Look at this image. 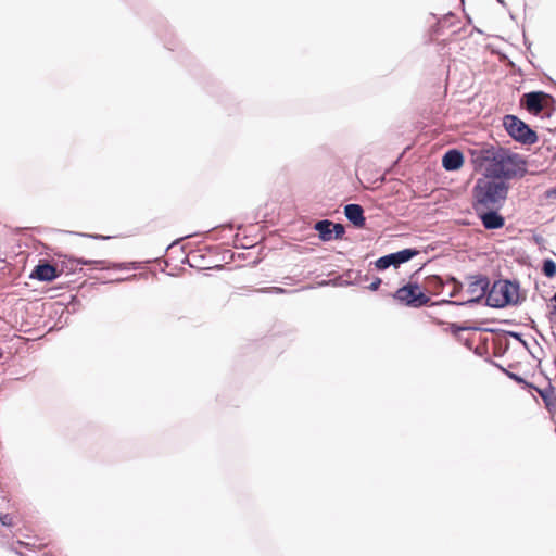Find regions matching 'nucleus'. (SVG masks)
<instances>
[{
    "instance_id": "f257e3e1",
    "label": "nucleus",
    "mask_w": 556,
    "mask_h": 556,
    "mask_svg": "<svg viewBox=\"0 0 556 556\" xmlns=\"http://www.w3.org/2000/svg\"><path fill=\"white\" fill-rule=\"evenodd\" d=\"M478 159L486 163V176L495 179L521 178L527 173L526 160L502 147L481 148Z\"/></svg>"
},
{
    "instance_id": "f03ea898",
    "label": "nucleus",
    "mask_w": 556,
    "mask_h": 556,
    "mask_svg": "<svg viewBox=\"0 0 556 556\" xmlns=\"http://www.w3.org/2000/svg\"><path fill=\"white\" fill-rule=\"evenodd\" d=\"M509 186L504 180L485 175L472 188L473 210L501 208L507 198Z\"/></svg>"
},
{
    "instance_id": "7ed1b4c3",
    "label": "nucleus",
    "mask_w": 556,
    "mask_h": 556,
    "mask_svg": "<svg viewBox=\"0 0 556 556\" xmlns=\"http://www.w3.org/2000/svg\"><path fill=\"white\" fill-rule=\"evenodd\" d=\"M519 302V282L510 280L495 281L488 292L485 304L490 307L502 308Z\"/></svg>"
},
{
    "instance_id": "20e7f679",
    "label": "nucleus",
    "mask_w": 556,
    "mask_h": 556,
    "mask_svg": "<svg viewBox=\"0 0 556 556\" xmlns=\"http://www.w3.org/2000/svg\"><path fill=\"white\" fill-rule=\"evenodd\" d=\"M520 105L533 115L543 114L546 117H551L556 111L554 97L543 91L525 93L520 99Z\"/></svg>"
},
{
    "instance_id": "39448f33",
    "label": "nucleus",
    "mask_w": 556,
    "mask_h": 556,
    "mask_svg": "<svg viewBox=\"0 0 556 556\" xmlns=\"http://www.w3.org/2000/svg\"><path fill=\"white\" fill-rule=\"evenodd\" d=\"M503 125L508 135L522 144L531 146L539 139L536 132L515 115H506Z\"/></svg>"
},
{
    "instance_id": "423d86ee",
    "label": "nucleus",
    "mask_w": 556,
    "mask_h": 556,
    "mask_svg": "<svg viewBox=\"0 0 556 556\" xmlns=\"http://www.w3.org/2000/svg\"><path fill=\"white\" fill-rule=\"evenodd\" d=\"M468 279L470 280L467 293L470 295V298L466 301H450L445 300L443 303L450 304V305H469V304H476L479 303L484 296L486 298L489 292V286L490 280L484 275H476V276H469Z\"/></svg>"
},
{
    "instance_id": "0eeeda50",
    "label": "nucleus",
    "mask_w": 556,
    "mask_h": 556,
    "mask_svg": "<svg viewBox=\"0 0 556 556\" xmlns=\"http://www.w3.org/2000/svg\"><path fill=\"white\" fill-rule=\"evenodd\" d=\"M393 298L400 303L415 308L425 306L430 301V298L420 290L417 283H408L399 288Z\"/></svg>"
},
{
    "instance_id": "6e6552de",
    "label": "nucleus",
    "mask_w": 556,
    "mask_h": 556,
    "mask_svg": "<svg viewBox=\"0 0 556 556\" xmlns=\"http://www.w3.org/2000/svg\"><path fill=\"white\" fill-rule=\"evenodd\" d=\"M419 252L415 249H404L395 253H390L378 258L375 263L377 269L384 270L390 266L399 267L401 264L408 262Z\"/></svg>"
},
{
    "instance_id": "1a4fd4ad",
    "label": "nucleus",
    "mask_w": 556,
    "mask_h": 556,
    "mask_svg": "<svg viewBox=\"0 0 556 556\" xmlns=\"http://www.w3.org/2000/svg\"><path fill=\"white\" fill-rule=\"evenodd\" d=\"M500 208L475 210L485 229L494 230L504 226L505 219L497 213Z\"/></svg>"
},
{
    "instance_id": "9d476101",
    "label": "nucleus",
    "mask_w": 556,
    "mask_h": 556,
    "mask_svg": "<svg viewBox=\"0 0 556 556\" xmlns=\"http://www.w3.org/2000/svg\"><path fill=\"white\" fill-rule=\"evenodd\" d=\"M59 276L56 267L49 263H39L30 274V278L40 281H52Z\"/></svg>"
},
{
    "instance_id": "9b49d317",
    "label": "nucleus",
    "mask_w": 556,
    "mask_h": 556,
    "mask_svg": "<svg viewBox=\"0 0 556 556\" xmlns=\"http://www.w3.org/2000/svg\"><path fill=\"white\" fill-rule=\"evenodd\" d=\"M346 218L357 228L365 226L364 210L359 204H348L344 207Z\"/></svg>"
},
{
    "instance_id": "f8f14e48",
    "label": "nucleus",
    "mask_w": 556,
    "mask_h": 556,
    "mask_svg": "<svg viewBox=\"0 0 556 556\" xmlns=\"http://www.w3.org/2000/svg\"><path fill=\"white\" fill-rule=\"evenodd\" d=\"M463 163V153L456 149L448 150L442 159V165L446 170H457Z\"/></svg>"
},
{
    "instance_id": "ddd939ff",
    "label": "nucleus",
    "mask_w": 556,
    "mask_h": 556,
    "mask_svg": "<svg viewBox=\"0 0 556 556\" xmlns=\"http://www.w3.org/2000/svg\"><path fill=\"white\" fill-rule=\"evenodd\" d=\"M548 410L556 409V393L554 387L548 384L544 389H536Z\"/></svg>"
},
{
    "instance_id": "4468645a",
    "label": "nucleus",
    "mask_w": 556,
    "mask_h": 556,
    "mask_svg": "<svg viewBox=\"0 0 556 556\" xmlns=\"http://www.w3.org/2000/svg\"><path fill=\"white\" fill-rule=\"evenodd\" d=\"M331 226H333V223L328 219L319 220L315 224V230L318 231L319 238L323 241H330L333 239V230Z\"/></svg>"
},
{
    "instance_id": "2eb2a0df",
    "label": "nucleus",
    "mask_w": 556,
    "mask_h": 556,
    "mask_svg": "<svg viewBox=\"0 0 556 556\" xmlns=\"http://www.w3.org/2000/svg\"><path fill=\"white\" fill-rule=\"evenodd\" d=\"M72 263H75L76 265H99L102 269H109V268H124L123 264L119 263H110L105 260H85V258H73L71 260Z\"/></svg>"
},
{
    "instance_id": "dca6fc26",
    "label": "nucleus",
    "mask_w": 556,
    "mask_h": 556,
    "mask_svg": "<svg viewBox=\"0 0 556 556\" xmlns=\"http://www.w3.org/2000/svg\"><path fill=\"white\" fill-rule=\"evenodd\" d=\"M425 283L426 288L433 293L441 292L444 287L442 278L435 275L427 277Z\"/></svg>"
},
{
    "instance_id": "f3484780",
    "label": "nucleus",
    "mask_w": 556,
    "mask_h": 556,
    "mask_svg": "<svg viewBox=\"0 0 556 556\" xmlns=\"http://www.w3.org/2000/svg\"><path fill=\"white\" fill-rule=\"evenodd\" d=\"M542 273L548 277L553 278L556 275V263L553 260H544L542 265Z\"/></svg>"
},
{
    "instance_id": "a211bd4d",
    "label": "nucleus",
    "mask_w": 556,
    "mask_h": 556,
    "mask_svg": "<svg viewBox=\"0 0 556 556\" xmlns=\"http://www.w3.org/2000/svg\"><path fill=\"white\" fill-rule=\"evenodd\" d=\"M470 329H472V330H478L479 328H477V327H465V326H459L458 324H454V323L450 325V330H451V332H452L454 336H458V333H459L460 331H464V330H470Z\"/></svg>"
},
{
    "instance_id": "6ab92c4d",
    "label": "nucleus",
    "mask_w": 556,
    "mask_h": 556,
    "mask_svg": "<svg viewBox=\"0 0 556 556\" xmlns=\"http://www.w3.org/2000/svg\"><path fill=\"white\" fill-rule=\"evenodd\" d=\"M450 281L454 283V288H453L452 292L450 293V296L454 298L460 293V291L463 289V283L460 281H458L455 277H451Z\"/></svg>"
},
{
    "instance_id": "aec40b11",
    "label": "nucleus",
    "mask_w": 556,
    "mask_h": 556,
    "mask_svg": "<svg viewBox=\"0 0 556 556\" xmlns=\"http://www.w3.org/2000/svg\"><path fill=\"white\" fill-rule=\"evenodd\" d=\"M332 230H333V238L339 239L342 238L345 233V228L342 224L333 223Z\"/></svg>"
},
{
    "instance_id": "412c9836",
    "label": "nucleus",
    "mask_w": 556,
    "mask_h": 556,
    "mask_svg": "<svg viewBox=\"0 0 556 556\" xmlns=\"http://www.w3.org/2000/svg\"><path fill=\"white\" fill-rule=\"evenodd\" d=\"M263 292H270V293H286L287 290L280 288V287H271V288H266V289H263L262 290Z\"/></svg>"
},
{
    "instance_id": "4be33fe9",
    "label": "nucleus",
    "mask_w": 556,
    "mask_h": 556,
    "mask_svg": "<svg viewBox=\"0 0 556 556\" xmlns=\"http://www.w3.org/2000/svg\"><path fill=\"white\" fill-rule=\"evenodd\" d=\"M504 371L506 372V375H507L510 379L515 380L516 382H518V383H525V380H523L520 376H518V375H516V374H514V372L507 371V370H505V369H504Z\"/></svg>"
},
{
    "instance_id": "5701e85b",
    "label": "nucleus",
    "mask_w": 556,
    "mask_h": 556,
    "mask_svg": "<svg viewBox=\"0 0 556 556\" xmlns=\"http://www.w3.org/2000/svg\"><path fill=\"white\" fill-rule=\"evenodd\" d=\"M544 197L546 199H556V186L554 188H549L544 192Z\"/></svg>"
},
{
    "instance_id": "b1692460",
    "label": "nucleus",
    "mask_w": 556,
    "mask_h": 556,
    "mask_svg": "<svg viewBox=\"0 0 556 556\" xmlns=\"http://www.w3.org/2000/svg\"><path fill=\"white\" fill-rule=\"evenodd\" d=\"M508 336L513 337L514 339L518 340L522 345L527 346V342L522 339L520 333L514 332V331H509Z\"/></svg>"
},
{
    "instance_id": "393cba45",
    "label": "nucleus",
    "mask_w": 556,
    "mask_h": 556,
    "mask_svg": "<svg viewBox=\"0 0 556 556\" xmlns=\"http://www.w3.org/2000/svg\"><path fill=\"white\" fill-rule=\"evenodd\" d=\"M380 285H381V279H380V278H378V277H376V278L374 279V281L369 285V287H368V288H369V290H371V291H376V290H378V288H379V286H380Z\"/></svg>"
},
{
    "instance_id": "a878e982",
    "label": "nucleus",
    "mask_w": 556,
    "mask_h": 556,
    "mask_svg": "<svg viewBox=\"0 0 556 556\" xmlns=\"http://www.w3.org/2000/svg\"><path fill=\"white\" fill-rule=\"evenodd\" d=\"M10 517L9 515H4V516H1L0 517V521L2 525L7 526V525H10V521H9Z\"/></svg>"
},
{
    "instance_id": "bb28decb",
    "label": "nucleus",
    "mask_w": 556,
    "mask_h": 556,
    "mask_svg": "<svg viewBox=\"0 0 556 556\" xmlns=\"http://www.w3.org/2000/svg\"><path fill=\"white\" fill-rule=\"evenodd\" d=\"M548 320L551 324L556 323V315L548 314Z\"/></svg>"
},
{
    "instance_id": "cd10ccee",
    "label": "nucleus",
    "mask_w": 556,
    "mask_h": 556,
    "mask_svg": "<svg viewBox=\"0 0 556 556\" xmlns=\"http://www.w3.org/2000/svg\"><path fill=\"white\" fill-rule=\"evenodd\" d=\"M465 345H466L467 348L471 349V346H472V342H471V340H470V339H466V340H465Z\"/></svg>"
},
{
    "instance_id": "c85d7f7f",
    "label": "nucleus",
    "mask_w": 556,
    "mask_h": 556,
    "mask_svg": "<svg viewBox=\"0 0 556 556\" xmlns=\"http://www.w3.org/2000/svg\"><path fill=\"white\" fill-rule=\"evenodd\" d=\"M91 237L94 239H106L108 238V237L100 236V235H96V236H91Z\"/></svg>"
},
{
    "instance_id": "c756f323",
    "label": "nucleus",
    "mask_w": 556,
    "mask_h": 556,
    "mask_svg": "<svg viewBox=\"0 0 556 556\" xmlns=\"http://www.w3.org/2000/svg\"><path fill=\"white\" fill-rule=\"evenodd\" d=\"M552 315H556V305L553 306L552 311L549 312Z\"/></svg>"
},
{
    "instance_id": "7c9ffc66",
    "label": "nucleus",
    "mask_w": 556,
    "mask_h": 556,
    "mask_svg": "<svg viewBox=\"0 0 556 556\" xmlns=\"http://www.w3.org/2000/svg\"><path fill=\"white\" fill-rule=\"evenodd\" d=\"M552 301L556 302V291H555V294L552 298Z\"/></svg>"
},
{
    "instance_id": "2f4dec72",
    "label": "nucleus",
    "mask_w": 556,
    "mask_h": 556,
    "mask_svg": "<svg viewBox=\"0 0 556 556\" xmlns=\"http://www.w3.org/2000/svg\"><path fill=\"white\" fill-rule=\"evenodd\" d=\"M3 353H2V349L0 348V358L2 357Z\"/></svg>"
},
{
    "instance_id": "473e14b6",
    "label": "nucleus",
    "mask_w": 556,
    "mask_h": 556,
    "mask_svg": "<svg viewBox=\"0 0 556 556\" xmlns=\"http://www.w3.org/2000/svg\"><path fill=\"white\" fill-rule=\"evenodd\" d=\"M500 3L504 4V1L503 0H497Z\"/></svg>"
}]
</instances>
